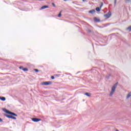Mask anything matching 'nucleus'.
Listing matches in <instances>:
<instances>
[{
    "mask_svg": "<svg viewBox=\"0 0 131 131\" xmlns=\"http://www.w3.org/2000/svg\"><path fill=\"white\" fill-rule=\"evenodd\" d=\"M103 5H104V4H103V2H101V5H100V6L99 8H100V9H102V7H103Z\"/></svg>",
    "mask_w": 131,
    "mask_h": 131,
    "instance_id": "nucleus-20",
    "label": "nucleus"
},
{
    "mask_svg": "<svg viewBox=\"0 0 131 131\" xmlns=\"http://www.w3.org/2000/svg\"><path fill=\"white\" fill-rule=\"evenodd\" d=\"M94 20L95 22H101V20H100V19H98V18L97 17H94Z\"/></svg>",
    "mask_w": 131,
    "mask_h": 131,
    "instance_id": "nucleus-7",
    "label": "nucleus"
},
{
    "mask_svg": "<svg viewBox=\"0 0 131 131\" xmlns=\"http://www.w3.org/2000/svg\"><path fill=\"white\" fill-rule=\"evenodd\" d=\"M118 84V82H117L113 85V86L112 88L111 92L110 94V97H112V96H113V94L115 93V90L116 89V88H117Z\"/></svg>",
    "mask_w": 131,
    "mask_h": 131,
    "instance_id": "nucleus-1",
    "label": "nucleus"
},
{
    "mask_svg": "<svg viewBox=\"0 0 131 131\" xmlns=\"http://www.w3.org/2000/svg\"><path fill=\"white\" fill-rule=\"evenodd\" d=\"M53 131H55V130H53Z\"/></svg>",
    "mask_w": 131,
    "mask_h": 131,
    "instance_id": "nucleus-32",
    "label": "nucleus"
},
{
    "mask_svg": "<svg viewBox=\"0 0 131 131\" xmlns=\"http://www.w3.org/2000/svg\"><path fill=\"white\" fill-rule=\"evenodd\" d=\"M51 79H55V77L54 76H51Z\"/></svg>",
    "mask_w": 131,
    "mask_h": 131,
    "instance_id": "nucleus-27",
    "label": "nucleus"
},
{
    "mask_svg": "<svg viewBox=\"0 0 131 131\" xmlns=\"http://www.w3.org/2000/svg\"><path fill=\"white\" fill-rule=\"evenodd\" d=\"M48 8H49V6L48 5H45L42 6L40 10H44V9H48Z\"/></svg>",
    "mask_w": 131,
    "mask_h": 131,
    "instance_id": "nucleus-5",
    "label": "nucleus"
},
{
    "mask_svg": "<svg viewBox=\"0 0 131 131\" xmlns=\"http://www.w3.org/2000/svg\"><path fill=\"white\" fill-rule=\"evenodd\" d=\"M52 83H53L52 81H49L42 82L41 84L42 85H50V84H52Z\"/></svg>",
    "mask_w": 131,
    "mask_h": 131,
    "instance_id": "nucleus-2",
    "label": "nucleus"
},
{
    "mask_svg": "<svg viewBox=\"0 0 131 131\" xmlns=\"http://www.w3.org/2000/svg\"><path fill=\"white\" fill-rule=\"evenodd\" d=\"M127 1H129V0H127Z\"/></svg>",
    "mask_w": 131,
    "mask_h": 131,
    "instance_id": "nucleus-31",
    "label": "nucleus"
},
{
    "mask_svg": "<svg viewBox=\"0 0 131 131\" xmlns=\"http://www.w3.org/2000/svg\"><path fill=\"white\" fill-rule=\"evenodd\" d=\"M0 122H3V119H2V118H0Z\"/></svg>",
    "mask_w": 131,
    "mask_h": 131,
    "instance_id": "nucleus-29",
    "label": "nucleus"
},
{
    "mask_svg": "<svg viewBox=\"0 0 131 131\" xmlns=\"http://www.w3.org/2000/svg\"><path fill=\"white\" fill-rule=\"evenodd\" d=\"M117 0H114V4H115V6L116 5V3H117Z\"/></svg>",
    "mask_w": 131,
    "mask_h": 131,
    "instance_id": "nucleus-26",
    "label": "nucleus"
},
{
    "mask_svg": "<svg viewBox=\"0 0 131 131\" xmlns=\"http://www.w3.org/2000/svg\"><path fill=\"white\" fill-rule=\"evenodd\" d=\"M52 6H53L54 8L56 7V5H55L54 3H52Z\"/></svg>",
    "mask_w": 131,
    "mask_h": 131,
    "instance_id": "nucleus-24",
    "label": "nucleus"
},
{
    "mask_svg": "<svg viewBox=\"0 0 131 131\" xmlns=\"http://www.w3.org/2000/svg\"><path fill=\"white\" fill-rule=\"evenodd\" d=\"M5 116L7 117V118H11V119L12 118V115L5 114Z\"/></svg>",
    "mask_w": 131,
    "mask_h": 131,
    "instance_id": "nucleus-10",
    "label": "nucleus"
},
{
    "mask_svg": "<svg viewBox=\"0 0 131 131\" xmlns=\"http://www.w3.org/2000/svg\"><path fill=\"white\" fill-rule=\"evenodd\" d=\"M19 69H22V70H23L24 68L23 66H20L19 67Z\"/></svg>",
    "mask_w": 131,
    "mask_h": 131,
    "instance_id": "nucleus-25",
    "label": "nucleus"
},
{
    "mask_svg": "<svg viewBox=\"0 0 131 131\" xmlns=\"http://www.w3.org/2000/svg\"><path fill=\"white\" fill-rule=\"evenodd\" d=\"M9 114L11 115V116H18V115L17 114H16L15 113L12 112H9Z\"/></svg>",
    "mask_w": 131,
    "mask_h": 131,
    "instance_id": "nucleus-6",
    "label": "nucleus"
},
{
    "mask_svg": "<svg viewBox=\"0 0 131 131\" xmlns=\"http://www.w3.org/2000/svg\"><path fill=\"white\" fill-rule=\"evenodd\" d=\"M85 0H82V2H84Z\"/></svg>",
    "mask_w": 131,
    "mask_h": 131,
    "instance_id": "nucleus-30",
    "label": "nucleus"
},
{
    "mask_svg": "<svg viewBox=\"0 0 131 131\" xmlns=\"http://www.w3.org/2000/svg\"><path fill=\"white\" fill-rule=\"evenodd\" d=\"M62 16V10H61L58 15V18H60Z\"/></svg>",
    "mask_w": 131,
    "mask_h": 131,
    "instance_id": "nucleus-13",
    "label": "nucleus"
},
{
    "mask_svg": "<svg viewBox=\"0 0 131 131\" xmlns=\"http://www.w3.org/2000/svg\"><path fill=\"white\" fill-rule=\"evenodd\" d=\"M0 100H1V101H6V97L0 96Z\"/></svg>",
    "mask_w": 131,
    "mask_h": 131,
    "instance_id": "nucleus-9",
    "label": "nucleus"
},
{
    "mask_svg": "<svg viewBox=\"0 0 131 131\" xmlns=\"http://www.w3.org/2000/svg\"><path fill=\"white\" fill-rule=\"evenodd\" d=\"M103 5H104V4H103V2H101V5H100V6L99 8H100V9H102V7H103Z\"/></svg>",
    "mask_w": 131,
    "mask_h": 131,
    "instance_id": "nucleus-19",
    "label": "nucleus"
},
{
    "mask_svg": "<svg viewBox=\"0 0 131 131\" xmlns=\"http://www.w3.org/2000/svg\"><path fill=\"white\" fill-rule=\"evenodd\" d=\"M32 120L34 122H38L39 121H41V119L37 118H32Z\"/></svg>",
    "mask_w": 131,
    "mask_h": 131,
    "instance_id": "nucleus-3",
    "label": "nucleus"
},
{
    "mask_svg": "<svg viewBox=\"0 0 131 131\" xmlns=\"http://www.w3.org/2000/svg\"><path fill=\"white\" fill-rule=\"evenodd\" d=\"M96 10L97 12H100L101 11V8H100V7H96Z\"/></svg>",
    "mask_w": 131,
    "mask_h": 131,
    "instance_id": "nucleus-14",
    "label": "nucleus"
},
{
    "mask_svg": "<svg viewBox=\"0 0 131 131\" xmlns=\"http://www.w3.org/2000/svg\"><path fill=\"white\" fill-rule=\"evenodd\" d=\"M88 32L89 33H91V32H92V30H88Z\"/></svg>",
    "mask_w": 131,
    "mask_h": 131,
    "instance_id": "nucleus-23",
    "label": "nucleus"
},
{
    "mask_svg": "<svg viewBox=\"0 0 131 131\" xmlns=\"http://www.w3.org/2000/svg\"><path fill=\"white\" fill-rule=\"evenodd\" d=\"M55 76L59 77V76H60V74H56V75H55Z\"/></svg>",
    "mask_w": 131,
    "mask_h": 131,
    "instance_id": "nucleus-28",
    "label": "nucleus"
},
{
    "mask_svg": "<svg viewBox=\"0 0 131 131\" xmlns=\"http://www.w3.org/2000/svg\"><path fill=\"white\" fill-rule=\"evenodd\" d=\"M126 30H129V31H131V26L127 28Z\"/></svg>",
    "mask_w": 131,
    "mask_h": 131,
    "instance_id": "nucleus-16",
    "label": "nucleus"
},
{
    "mask_svg": "<svg viewBox=\"0 0 131 131\" xmlns=\"http://www.w3.org/2000/svg\"><path fill=\"white\" fill-rule=\"evenodd\" d=\"M3 111L5 112V113H7V114H9L10 113V111H9V110H7L6 108H4Z\"/></svg>",
    "mask_w": 131,
    "mask_h": 131,
    "instance_id": "nucleus-8",
    "label": "nucleus"
},
{
    "mask_svg": "<svg viewBox=\"0 0 131 131\" xmlns=\"http://www.w3.org/2000/svg\"><path fill=\"white\" fill-rule=\"evenodd\" d=\"M112 14V13H111V12L109 11L107 13L104 14V16L105 18H110V17H111Z\"/></svg>",
    "mask_w": 131,
    "mask_h": 131,
    "instance_id": "nucleus-4",
    "label": "nucleus"
},
{
    "mask_svg": "<svg viewBox=\"0 0 131 131\" xmlns=\"http://www.w3.org/2000/svg\"><path fill=\"white\" fill-rule=\"evenodd\" d=\"M85 96H87V97H91L92 94L90 93H85Z\"/></svg>",
    "mask_w": 131,
    "mask_h": 131,
    "instance_id": "nucleus-11",
    "label": "nucleus"
},
{
    "mask_svg": "<svg viewBox=\"0 0 131 131\" xmlns=\"http://www.w3.org/2000/svg\"><path fill=\"white\" fill-rule=\"evenodd\" d=\"M34 71H35V72H39V70H38V69H34Z\"/></svg>",
    "mask_w": 131,
    "mask_h": 131,
    "instance_id": "nucleus-22",
    "label": "nucleus"
},
{
    "mask_svg": "<svg viewBox=\"0 0 131 131\" xmlns=\"http://www.w3.org/2000/svg\"><path fill=\"white\" fill-rule=\"evenodd\" d=\"M110 76H111V75L108 74L107 76H106V78H107V79H109V78H110Z\"/></svg>",
    "mask_w": 131,
    "mask_h": 131,
    "instance_id": "nucleus-17",
    "label": "nucleus"
},
{
    "mask_svg": "<svg viewBox=\"0 0 131 131\" xmlns=\"http://www.w3.org/2000/svg\"><path fill=\"white\" fill-rule=\"evenodd\" d=\"M23 71H28V69L25 68L23 69Z\"/></svg>",
    "mask_w": 131,
    "mask_h": 131,
    "instance_id": "nucleus-18",
    "label": "nucleus"
},
{
    "mask_svg": "<svg viewBox=\"0 0 131 131\" xmlns=\"http://www.w3.org/2000/svg\"><path fill=\"white\" fill-rule=\"evenodd\" d=\"M130 97H131V92H129L127 95L126 99H128L129 98H130Z\"/></svg>",
    "mask_w": 131,
    "mask_h": 131,
    "instance_id": "nucleus-12",
    "label": "nucleus"
},
{
    "mask_svg": "<svg viewBox=\"0 0 131 131\" xmlns=\"http://www.w3.org/2000/svg\"><path fill=\"white\" fill-rule=\"evenodd\" d=\"M95 10H90L89 11V13H90V14H93V13H95Z\"/></svg>",
    "mask_w": 131,
    "mask_h": 131,
    "instance_id": "nucleus-15",
    "label": "nucleus"
},
{
    "mask_svg": "<svg viewBox=\"0 0 131 131\" xmlns=\"http://www.w3.org/2000/svg\"><path fill=\"white\" fill-rule=\"evenodd\" d=\"M11 119H17V118L15 117H14L13 116H11Z\"/></svg>",
    "mask_w": 131,
    "mask_h": 131,
    "instance_id": "nucleus-21",
    "label": "nucleus"
}]
</instances>
